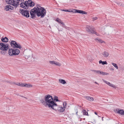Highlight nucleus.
Returning a JSON list of instances; mask_svg holds the SVG:
<instances>
[{
    "instance_id": "nucleus-6",
    "label": "nucleus",
    "mask_w": 124,
    "mask_h": 124,
    "mask_svg": "<svg viewBox=\"0 0 124 124\" xmlns=\"http://www.w3.org/2000/svg\"><path fill=\"white\" fill-rule=\"evenodd\" d=\"M21 13L26 17L28 18L29 16V14L28 11L26 10H22L21 12Z\"/></svg>"
},
{
    "instance_id": "nucleus-17",
    "label": "nucleus",
    "mask_w": 124,
    "mask_h": 124,
    "mask_svg": "<svg viewBox=\"0 0 124 124\" xmlns=\"http://www.w3.org/2000/svg\"><path fill=\"white\" fill-rule=\"evenodd\" d=\"M56 21L59 23H61L63 25H64L65 24L59 18H57L56 20Z\"/></svg>"
},
{
    "instance_id": "nucleus-12",
    "label": "nucleus",
    "mask_w": 124,
    "mask_h": 124,
    "mask_svg": "<svg viewBox=\"0 0 124 124\" xmlns=\"http://www.w3.org/2000/svg\"><path fill=\"white\" fill-rule=\"evenodd\" d=\"M13 9V8L10 5L7 6L5 7V9L6 11H10Z\"/></svg>"
},
{
    "instance_id": "nucleus-13",
    "label": "nucleus",
    "mask_w": 124,
    "mask_h": 124,
    "mask_svg": "<svg viewBox=\"0 0 124 124\" xmlns=\"http://www.w3.org/2000/svg\"><path fill=\"white\" fill-rule=\"evenodd\" d=\"M102 54L104 57H107L109 56V54L107 52L105 51L102 53Z\"/></svg>"
},
{
    "instance_id": "nucleus-19",
    "label": "nucleus",
    "mask_w": 124,
    "mask_h": 124,
    "mask_svg": "<svg viewBox=\"0 0 124 124\" xmlns=\"http://www.w3.org/2000/svg\"><path fill=\"white\" fill-rule=\"evenodd\" d=\"M15 47L16 48H18L20 49H21L22 48V47L19 44H17V43L15 45Z\"/></svg>"
},
{
    "instance_id": "nucleus-15",
    "label": "nucleus",
    "mask_w": 124,
    "mask_h": 124,
    "mask_svg": "<svg viewBox=\"0 0 124 124\" xmlns=\"http://www.w3.org/2000/svg\"><path fill=\"white\" fill-rule=\"evenodd\" d=\"M85 97L86 98V100L90 101H93L94 100L93 98L91 97L87 96Z\"/></svg>"
},
{
    "instance_id": "nucleus-35",
    "label": "nucleus",
    "mask_w": 124,
    "mask_h": 124,
    "mask_svg": "<svg viewBox=\"0 0 124 124\" xmlns=\"http://www.w3.org/2000/svg\"><path fill=\"white\" fill-rule=\"evenodd\" d=\"M110 86L111 87H113V88H116V86L112 84H111V85Z\"/></svg>"
},
{
    "instance_id": "nucleus-39",
    "label": "nucleus",
    "mask_w": 124,
    "mask_h": 124,
    "mask_svg": "<svg viewBox=\"0 0 124 124\" xmlns=\"http://www.w3.org/2000/svg\"><path fill=\"white\" fill-rule=\"evenodd\" d=\"M1 39H8L7 37H5L4 38H3V37H2Z\"/></svg>"
},
{
    "instance_id": "nucleus-26",
    "label": "nucleus",
    "mask_w": 124,
    "mask_h": 124,
    "mask_svg": "<svg viewBox=\"0 0 124 124\" xmlns=\"http://www.w3.org/2000/svg\"><path fill=\"white\" fill-rule=\"evenodd\" d=\"M96 41H98L101 43H102L103 42H105L102 40L101 39H95Z\"/></svg>"
},
{
    "instance_id": "nucleus-10",
    "label": "nucleus",
    "mask_w": 124,
    "mask_h": 124,
    "mask_svg": "<svg viewBox=\"0 0 124 124\" xmlns=\"http://www.w3.org/2000/svg\"><path fill=\"white\" fill-rule=\"evenodd\" d=\"M20 6L23 8H24L26 9L27 8V5H26V3L25 2L24 3H23L22 2H20Z\"/></svg>"
},
{
    "instance_id": "nucleus-47",
    "label": "nucleus",
    "mask_w": 124,
    "mask_h": 124,
    "mask_svg": "<svg viewBox=\"0 0 124 124\" xmlns=\"http://www.w3.org/2000/svg\"><path fill=\"white\" fill-rule=\"evenodd\" d=\"M103 117H102V121H103Z\"/></svg>"
},
{
    "instance_id": "nucleus-36",
    "label": "nucleus",
    "mask_w": 124,
    "mask_h": 124,
    "mask_svg": "<svg viewBox=\"0 0 124 124\" xmlns=\"http://www.w3.org/2000/svg\"><path fill=\"white\" fill-rule=\"evenodd\" d=\"M24 83H21V84L20 86H21L24 87Z\"/></svg>"
},
{
    "instance_id": "nucleus-7",
    "label": "nucleus",
    "mask_w": 124,
    "mask_h": 124,
    "mask_svg": "<svg viewBox=\"0 0 124 124\" xmlns=\"http://www.w3.org/2000/svg\"><path fill=\"white\" fill-rule=\"evenodd\" d=\"M26 3V5H27V8L29 6L32 7L34 5V2H33L31 0H28L27 1H25Z\"/></svg>"
},
{
    "instance_id": "nucleus-5",
    "label": "nucleus",
    "mask_w": 124,
    "mask_h": 124,
    "mask_svg": "<svg viewBox=\"0 0 124 124\" xmlns=\"http://www.w3.org/2000/svg\"><path fill=\"white\" fill-rule=\"evenodd\" d=\"M0 46L1 50L7 51L8 49V45L3 43H0Z\"/></svg>"
},
{
    "instance_id": "nucleus-42",
    "label": "nucleus",
    "mask_w": 124,
    "mask_h": 124,
    "mask_svg": "<svg viewBox=\"0 0 124 124\" xmlns=\"http://www.w3.org/2000/svg\"><path fill=\"white\" fill-rule=\"evenodd\" d=\"M94 113L96 115H97V113L96 112H94Z\"/></svg>"
},
{
    "instance_id": "nucleus-37",
    "label": "nucleus",
    "mask_w": 124,
    "mask_h": 124,
    "mask_svg": "<svg viewBox=\"0 0 124 124\" xmlns=\"http://www.w3.org/2000/svg\"><path fill=\"white\" fill-rule=\"evenodd\" d=\"M116 4L118 5H119L120 4V2H116Z\"/></svg>"
},
{
    "instance_id": "nucleus-4",
    "label": "nucleus",
    "mask_w": 124,
    "mask_h": 124,
    "mask_svg": "<svg viewBox=\"0 0 124 124\" xmlns=\"http://www.w3.org/2000/svg\"><path fill=\"white\" fill-rule=\"evenodd\" d=\"M86 30L87 31L90 33H95L96 35L98 36L99 34L95 31L93 30L92 28V27H90L89 26H87Z\"/></svg>"
},
{
    "instance_id": "nucleus-41",
    "label": "nucleus",
    "mask_w": 124,
    "mask_h": 124,
    "mask_svg": "<svg viewBox=\"0 0 124 124\" xmlns=\"http://www.w3.org/2000/svg\"><path fill=\"white\" fill-rule=\"evenodd\" d=\"M62 11H65V12H66V10H64V9H62Z\"/></svg>"
},
{
    "instance_id": "nucleus-34",
    "label": "nucleus",
    "mask_w": 124,
    "mask_h": 124,
    "mask_svg": "<svg viewBox=\"0 0 124 124\" xmlns=\"http://www.w3.org/2000/svg\"><path fill=\"white\" fill-rule=\"evenodd\" d=\"M77 10L76 9H72V10H71V12H74V13H77Z\"/></svg>"
},
{
    "instance_id": "nucleus-46",
    "label": "nucleus",
    "mask_w": 124,
    "mask_h": 124,
    "mask_svg": "<svg viewBox=\"0 0 124 124\" xmlns=\"http://www.w3.org/2000/svg\"><path fill=\"white\" fill-rule=\"evenodd\" d=\"M121 5V6H124V5H123V4H121V5Z\"/></svg>"
},
{
    "instance_id": "nucleus-16",
    "label": "nucleus",
    "mask_w": 124,
    "mask_h": 124,
    "mask_svg": "<svg viewBox=\"0 0 124 124\" xmlns=\"http://www.w3.org/2000/svg\"><path fill=\"white\" fill-rule=\"evenodd\" d=\"M16 43V42L15 41H12L11 42L10 45L12 47H15V46Z\"/></svg>"
},
{
    "instance_id": "nucleus-14",
    "label": "nucleus",
    "mask_w": 124,
    "mask_h": 124,
    "mask_svg": "<svg viewBox=\"0 0 124 124\" xmlns=\"http://www.w3.org/2000/svg\"><path fill=\"white\" fill-rule=\"evenodd\" d=\"M13 48L9 49L8 51V53L9 55L11 56L13 55L14 53Z\"/></svg>"
},
{
    "instance_id": "nucleus-31",
    "label": "nucleus",
    "mask_w": 124,
    "mask_h": 124,
    "mask_svg": "<svg viewBox=\"0 0 124 124\" xmlns=\"http://www.w3.org/2000/svg\"><path fill=\"white\" fill-rule=\"evenodd\" d=\"M5 51L4 50H1L0 51V53L2 54L5 55L6 53L5 51Z\"/></svg>"
},
{
    "instance_id": "nucleus-29",
    "label": "nucleus",
    "mask_w": 124,
    "mask_h": 124,
    "mask_svg": "<svg viewBox=\"0 0 124 124\" xmlns=\"http://www.w3.org/2000/svg\"><path fill=\"white\" fill-rule=\"evenodd\" d=\"M54 101H56V102L59 101L58 97L56 96H54Z\"/></svg>"
},
{
    "instance_id": "nucleus-9",
    "label": "nucleus",
    "mask_w": 124,
    "mask_h": 124,
    "mask_svg": "<svg viewBox=\"0 0 124 124\" xmlns=\"http://www.w3.org/2000/svg\"><path fill=\"white\" fill-rule=\"evenodd\" d=\"M115 111H116L117 113H119L121 115H124V111L122 109L117 108L115 109Z\"/></svg>"
},
{
    "instance_id": "nucleus-23",
    "label": "nucleus",
    "mask_w": 124,
    "mask_h": 124,
    "mask_svg": "<svg viewBox=\"0 0 124 124\" xmlns=\"http://www.w3.org/2000/svg\"><path fill=\"white\" fill-rule=\"evenodd\" d=\"M92 71L93 72L95 73L100 74L101 72V71L100 70H92Z\"/></svg>"
},
{
    "instance_id": "nucleus-24",
    "label": "nucleus",
    "mask_w": 124,
    "mask_h": 124,
    "mask_svg": "<svg viewBox=\"0 0 124 124\" xmlns=\"http://www.w3.org/2000/svg\"><path fill=\"white\" fill-rule=\"evenodd\" d=\"M24 87H32V85H29V84H25L24 83Z\"/></svg>"
},
{
    "instance_id": "nucleus-32",
    "label": "nucleus",
    "mask_w": 124,
    "mask_h": 124,
    "mask_svg": "<svg viewBox=\"0 0 124 124\" xmlns=\"http://www.w3.org/2000/svg\"><path fill=\"white\" fill-rule=\"evenodd\" d=\"M67 105V103L66 101L64 102L63 104V106L64 108H66V105Z\"/></svg>"
},
{
    "instance_id": "nucleus-3",
    "label": "nucleus",
    "mask_w": 124,
    "mask_h": 124,
    "mask_svg": "<svg viewBox=\"0 0 124 124\" xmlns=\"http://www.w3.org/2000/svg\"><path fill=\"white\" fill-rule=\"evenodd\" d=\"M23 0H5L6 3L12 4L16 8L17 7L20 2H23Z\"/></svg>"
},
{
    "instance_id": "nucleus-28",
    "label": "nucleus",
    "mask_w": 124,
    "mask_h": 124,
    "mask_svg": "<svg viewBox=\"0 0 124 124\" xmlns=\"http://www.w3.org/2000/svg\"><path fill=\"white\" fill-rule=\"evenodd\" d=\"M111 64L117 69H118V66H117V65L116 64L114 63H112Z\"/></svg>"
},
{
    "instance_id": "nucleus-33",
    "label": "nucleus",
    "mask_w": 124,
    "mask_h": 124,
    "mask_svg": "<svg viewBox=\"0 0 124 124\" xmlns=\"http://www.w3.org/2000/svg\"><path fill=\"white\" fill-rule=\"evenodd\" d=\"M98 18L97 17H93L92 18V19L93 20V21H94L95 20H96Z\"/></svg>"
},
{
    "instance_id": "nucleus-20",
    "label": "nucleus",
    "mask_w": 124,
    "mask_h": 124,
    "mask_svg": "<svg viewBox=\"0 0 124 124\" xmlns=\"http://www.w3.org/2000/svg\"><path fill=\"white\" fill-rule=\"evenodd\" d=\"M99 63L100 64L102 63L103 65L104 64H107V62L106 61H102L101 60H100L99 61Z\"/></svg>"
},
{
    "instance_id": "nucleus-11",
    "label": "nucleus",
    "mask_w": 124,
    "mask_h": 124,
    "mask_svg": "<svg viewBox=\"0 0 124 124\" xmlns=\"http://www.w3.org/2000/svg\"><path fill=\"white\" fill-rule=\"evenodd\" d=\"M14 53L13 55H18L20 53V51L19 50L15 48H13Z\"/></svg>"
},
{
    "instance_id": "nucleus-44",
    "label": "nucleus",
    "mask_w": 124,
    "mask_h": 124,
    "mask_svg": "<svg viewBox=\"0 0 124 124\" xmlns=\"http://www.w3.org/2000/svg\"><path fill=\"white\" fill-rule=\"evenodd\" d=\"M21 96V97H24V98H26V99H27V98L26 97H23V96Z\"/></svg>"
},
{
    "instance_id": "nucleus-38",
    "label": "nucleus",
    "mask_w": 124,
    "mask_h": 124,
    "mask_svg": "<svg viewBox=\"0 0 124 124\" xmlns=\"http://www.w3.org/2000/svg\"><path fill=\"white\" fill-rule=\"evenodd\" d=\"M71 10H66V12H71Z\"/></svg>"
},
{
    "instance_id": "nucleus-27",
    "label": "nucleus",
    "mask_w": 124,
    "mask_h": 124,
    "mask_svg": "<svg viewBox=\"0 0 124 124\" xmlns=\"http://www.w3.org/2000/svg\"><path fill=\"white\" fill-rule=\"evenodd\" d=\"M103 81L105 83L107 84L108 85L110 86L111 84L110 83H109V82H108L107 81H105L104 80H103Z\"/></svg>"
},
{
    "instance_id": "nucleus-22",
    "label": "nucleus",
    "mask_w": 124,
    "mask_h": 124,
    "mask_svg": "<svg viewBox=\"0 0 124 124\" xmlns=\"http://www.w3.org/2000/svg\"><path fill=\"white\" fill-rule=\"evenodd\" d=\"M82 112L83 113V114L84 115L88 116L87 112L85 110H83Z\"/></svg>"
},
{
    "instance_id": "nucleus-8",
    "label": "nucleus",
    "mask_w": 124,
    "mask_h": 124,
    "mask_svg": "<svg viewBox=\"0 0 124 124\" xmlns=\"http://www.w3.org/2000/svg\"><path fill=\"white\" fill-rule=\"evenodd\" d=\"M49 63L52 65H55L56 66H60L61 64L58 62H56L55 61H50L49 62Z\"/></svg>"
},
{
    "instance_id": "nucleus-45",
    "label": "nucleus",
    "mask_w": 124,
    "mask_h": 124,
    "mask_svg": "<svg viewBox=\"0 0 124 124\" xmlns=\"http://www.w3.org/2000/svg\"><path fill=\"white\" fill-rule=\"evenodd\" d=\"M95 83L98 85H99V84L98 83H97L96 82H95Z\"/></svg>"
},
{
    "instance_id": "nucleus-1",
    "label": "nucleus",
    "mask_w": 124,
    "mask_h": 124,
    "mask_svg": "<svg viewBox=\"0 0 124 124\" xmlns=\"http://www.w3.org/2000/svg\"><path fill=\"white\" fill-rule=\"evenodd\" d=\"M40 102L46 106H48L49 108H51L55 110L63 112L64 110V108L62 107H59L54 101V99L52 96L49 95H46L44 99H41L40 100Z\"/></svg>"
},
{
    "instance_id": "nucleus-40",
    "label": "nucleus",
    "mask_w": 124,
    "mask_h": 124,
    "mask_svg": "<svg viewBox=\"0 0 124 124\" xmlns=\"http://www.w3.org/2000/svg\"><path fill=\"white\" fill-rule=\"evenodd\" d=\"M17 85L19 86H20L21 84L20 83H18V84H16Z\"/></svg>"
},
{
    "instance_id": "nucleus-43",
    "label": "nucleus",
    "mask_w": 124,
    "mask_h": 124,
    "mask_svg": "<svg viewBox=\"0 0 124 124\" xmlns=\"http://www.w3.org/2000/svg\"><path fill=\"white\" fill-rule=\"evenodd\" d=\"M110 70H114V69H113V68H110Z\"/></svg>"
},
{
    "instance_id": "nucleus-21",
    "label": "nucleus",
    "mask_w": 124,
    "mask_h": 124,
    "mask_svg": "<svg viewBox=\"0 0 124 124\" xmlns=\"http://www.w3.org/2000/svg\"><path fill=\"white\" fill-rule=\"evenodd\" d=\"M59 81L60 83L63 84H65L66 83V81L63 79H59Z\"/></svg>"
},
{
    "instance_id": "nucleus-30",
    "label": "nucleus",
    "mask_w": 124,
    "mask_h": 124,
    "mask_svg": "<svg viewBox=\"0 0 124 124\" xmlns=\"http://www.w3.org/2000/svg\"><path fill=\"white\" fill-rule=\"evenodd\" d=\"M3 42H7L8 41V39H1Z\"/></svg>"
},
{
    "instance_id": "nucleus-2",
    "label": "nucleus",
    "mask_w": 124,
    "mask_h": 124,
    "mask_svg": "<svg viewBox=\"0 0 124 124\" xmlns=\"http://www.w3.org/2000/svg\"><path fill=\"white\" fill-rule=\"evenodd\" d=\"M46 10L38 5H37L36 8L35 7L31 9L30 12V14L32 18L35 17L36 14L38 16H40L41 18H43L46 15Z\"/></svg>"
},
{
    "instance_id": "nucleus-25",
    "label": "nucleus",
    "mask_w": 124,
    "mask_h": 124,
    "mask_svg": "<svg viewBox=\"0 0 124 124\" xmlns=\"http://www.w3.org/2000/svg\"><path fill=\"white\" fill-rule=\"evenodd\" d=\"M100 74H102L103 75H109V74L108 73L104 72L102 71H101V72Z\"/></svg>"
},
{
    "instance_id": "nucleus-18",
    "label": "nucleus",
    "mask_w": 124,
    "mask_h": 124,
    "mask_svg": "<svg viewBox=\"0 0 124 124\" xmlns=\"http://www.w3.org/2000/svg\"><path fill=\"white\" fill-rule=\"evenodd\" d=\"M77 13H78L81 14H87L86 12L82 10H77Z\"/></svg>"
}]
</instances>
